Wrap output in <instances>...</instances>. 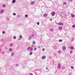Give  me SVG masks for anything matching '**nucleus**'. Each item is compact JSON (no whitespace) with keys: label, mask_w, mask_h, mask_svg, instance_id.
<instances>
[{"label":"nucleus","mask_w":75,"mask_h":75,"mask_svg":"<svg viewBox=\"0 0 75 75\" xmlns=\"http://www.w3.org/2000/svg\"><path fill=\"white\" fill-rule=\"evenodd\" d=\"M59 30H61L62 29V27L61 26H60L59 28Z\"/></svg>","instance_id":"6e6552de"},{"label":"nucleus","mask_w":75,"mask_h":75,"mask_svg":"<svg viewBox=\"0 0 75 75\" xmlns=\"http://www.w3.org/2000/svg\"><path fill=\"white\" fill-rule=\"evenodd\" d=\"M72 27H73V28H74V27H75V25H73L72 26Z\"/></svg>","instance_id":"c9c22d12"},{"label":"nucleus","mask_w":75,"mask_h":75,"mask_svg":"<svg viewBox=\"0 0 75 75\" xmlns=\"http://www.w3.org/2000/svg\"><path fill=\"white\" fill-rule=\"evenodd\" d=\"M6 6V5L4 4H3L2 5V7H5Z\"/></svg>","instance_id":"393cba45"},{"label":"nucleus","mask_w":75,"mask_h":75,"mask_svg":"<svg viewBox=\"0 0 75 75\" xmlns=\"http://www.w3.org/2000/svg\"><path fill=\"white\" fill-rule=\"evenodd\" d=\"M46 58V56H43L42 57V59H44Z\"/></svg>","instance_id":"7ed1b4c3"},{"label":"nucleus","mask_w":75,"mask_h":75,"mask_svg":"<svg viewBox=\"0 0 75 75\" xmlns=\"http://www.w3.org/2000/svg\"><path fill=\"white\" fill-rule=\"evenodd\" d=\"M61 53V50H59L58 51V53H59V54H60V53Z\"/></svg>","instance_id":"412c9836"},{"label":"nucleus","mask_w":75,"mask_h":75,"mask_svg":"<svg viewBox=\"0 0 75 75\" xmlns=\"http://www.w3.org/2000/svg\"><path fill=\"white\" fill-rule=\"evenodd\" d=\"M57 24L58 25H63L64 23L61 22V23H57Z\"/></svg>","instance_id":"f03ea898"},{"label":"nucleus","mask_w":75,"mask_h":75,"mask_svg":"<svg viewBox=\"0 0 75 75\" xmlns=\"http://www.w3.org/2000/svg\"><path fill=\"white\" fill-rule=\"evenodd\" d=\"M30 51H32L33 50V48H32V47L30 48Z\"/></svg>","instance_id":"6ab92c4d"},{"label":"nucleus","mask_w":75,"mask_h":75,"mask_svg":"<svg viewBox=\"0 0 75 75\" xmlns=\"http://www.w3.org/2000/svg\"><path fill=\"white\" fill-rule=\"evenodd\" d=\"M63 4H64V5L66 4H67V3H66V2H64Z\"/></svg>","instance_id":"72a5a7b5"},{"label":"nucleus","mask_w":75,"mask_h":75,"mask_svg":"<svg viewBox=\"0 0 75 75\" xmlns=\"http://www.w3.org/2000/svg\"><path fill=\"white\" fill-rule=\"evenodd\" d=\"M71 16H72V17H73V16L72 15H71Z\"/></svg>","instance_id":"864d4df0"},{"label":"nucleus","mask_w":75,"mask_h":75,"mask_svg":"<svg viewBox=\"0 0 75 75\" xmlns=\"http://www.w3.org/2000/svg\"><path fill=\"white\" fill-rule=\"evenodd\" d=\"M36 50H37V48H35L34 49V51H36Z\"/></svg>","instance_id":"2f4dec72"},{"label":"nucleus","mask_w":75,"mask_h":75,"mask_svg":"<svg viewBox=\"0 0 75 75\" xmlns=\"http://www.w3.org/2000/svg\"><path fill=\"white\" fill-rule=\"evenodd\" d=\"M1 41H3V42L4 41V40L3 39H1Z\"/></svg>","instance_id":"dca6fc26"},{"label":"nucleus","mask_w":75,"mask_h":75,"mask_svg":"<svg viewBox=\"0 0 75 75\" xmlns=\"http://www.w3.org/2000/svg\"><path fill=\"white\" fill-rule=\"evenodd\" d=\"M19 40V38H18V40Z\"/></svg>","instance_id":"603ef678"},{"label":"nucleus","mask_w":75,"mask_h":75,"mask_svg":"<svg viewBox=\"0 0 75 75\" xmlns=\"http://www.w3.org/2000/svg\"><path fill=\"white\" fill-rule=\"evenodd\" d=\"M62 68L63 69H64V68H65V67H62Z\"/></svg>","instance_id":"79ce46f5"},{"label":"nucleus","mask_w":75,"mask_h":75,"mask_svg":"<svg viewBox=\"0 0 75 75\" xmlns=\"http://www.w3.org/2000/svg\"><path fill=\"white\" fill-rule=\"evenodd\" d=\"M1 49H0V52H1Z\"/></svg>","instance_id":"09e8293b"},{"label":"nucleus","mask_w":75,"mask_h":75,"mask_svg":"<svg viewBox=\"0 0 75 75\" xmlns=\"http://www.w3.org/2000/svg\"><path fill=\"white\" fill-rule=\"evenodd\" d=\"M13 39H16V37L15 36H14V37H13Z\"/></svg>","instance_id":"4be33fe9"},{"label":"nucleus","mask_w":75,"mask_h":75,"mask_svg":"<svg viewBox=\"0 0 75 75\" xmlns=\"http://www.w3.org/2000/svg\"><path fill=\"white\" fill-rule=\"evenodd\" d=\"M61 67V64H59L58 65V68L59 69Z\"/></svg>","instance_id":"423d86ee"},{"label":"nucleus","mask_w":75,"mask_h":75,"mask_svg":"<svg viewBox=\"0 0 75 75\" xmlns=\"http://www.w3.org/2000/svg\"><path fill=\"white\" fill-rule=\"evenodd\" d=\"M7 52V53H8L9 52H8H8Z\"/></svg>","instance_id":"8fccbe9b"},{"label":"nucleus","mask_w":75,"mask_h":75,"mask_svg":"<svg viewBox=\"0 0 75 75\" xmlns=\"http://www.w3.org/2000/svg\"><path fill=\"white\" fill-rule=\"evenodd\" d=\"M50 21H52V19H50Z\"/></svg>","instance_id":"a19ab883"},{"label":"nucleus","mask_w":75,"mask_h":75,"mask_svg":"<svg viewBox=\"0 0 75 75\" xmlns=\"http://www.w3.org/2000/svg\"><path fill=\"white\" fill-rule=\"evenodd\" d=\"M13 16H16V13H13Z\"/></svg>","instance_id":"5701e85b"},{"label":"nucleus","mask_w":75,"mask_h":75,"mask_svg":"<svg viewBox=\"0 0 75 75\" xmlns=\"http://www.w3.org/2000/svg\"><path fill=\"white\" fill-rule=\"evenodd\" d=\"M12 3H16V0H13V1H12Z\"/></svg>","instance_id":"9b49d317"},{"label":"nucleus","mask_w":75,"mask_h":75,"mask_svg":"<svg viewBox=\"0 0 75 75\" xmlns=\"http://www.w3.org/2000/svg\"><path fill=\"white\" fill-rule=\"evenodd\" d=\"M30 75H33V74H30Z\"/></svg>","instance_id":"de8ad7c7"},{"label":"nucleus","mask_w":75,"mask_h":75,"mask_svg":"<svg viewBox=\"0 0 75 75\" xmlns=\"http://www.w3.org/2000/svg\"><path fill=\"white\" fill-rule=\"evenodd\" d=\"M70 1H72V0H70Z\"/></svg>","instance_id":"a18cd8bd"},{"label":"nucleus","mask_w":75,"mask_h":75,"mask_svg":"<svg viewBox=\"0 0 75 75\" xmlns=\"http://www.w3.org/2000/svg\"><path fill=\"white\" fill-rule=\"evenodd\" d=\"M32 37V36L31 35L30 36V37H29L28 38V39L29 40H31V37Z\"/></svg>","instance_id":"1a4fd4ad"},{"label":"nucleus","mask_w":75,"mask_h":75,"mask_svg":"<svg viewBox=\"0 0 75 75\" xmlns=\"http://www.w3.org/2000/svg\"><path fill=\"white\" fill-rule=\"evenodd\" d=\"M11 57H13V55H14V53H12L11 54Z\"/></svg>","instance_id":"f3484780"},{"label":"nucleus","mask_w":75,"mask_h":75,"mask_svg":"<svg viewBox=\"0 0 75 75\" xmlns=\"http://www.w3.org/2000/svg\"><path fill=\"white\" fill-rule=\"evenodd\" d=\"M19 38H20V39L22 38H23V37H22V35H20L19 36Z\"/></svg>","instance_id":"2eb2a0df"},{"label":"nucleus","mask_w":75,"mask_h":75,"mask_svg":"<svg viewBox=\"0 0 75 75\" xmlns=\"http://www.w3.org/2000/svg\"><path fill=\"white\" fill-rule=\"evenodd\" d=\"M15 66L16 67H18V64H15Z\"/></svg>","instance_id":"4c0bfd02"},{"label":"nucleus","mask_w":75,"mask_h":75,"mask_svg":"<svg viewBox=\"0 0 75 75\" xmlns=\"http://www.w3.org/2000/svg\"><path fill=\"white\" fill-rule=\"evenodd\" d=\"M63 50H66V47H63Z\"/></svg>","instance_id":"9d476101"},{"label":"nucleus","mask_w":75,"mask_h":75,"mask_svg":"<svg viewBox=\"0 0 75 75\" xmlns=\"http://www.w3.org/2000/svg\"><path fill=\"white\" fill-rule=\"evenodd\" d=\"M44 50H45L44 49H42V51H44Z\"/></svg>","instance_id":"ea45409f"},{"label":"nucleus","mask_w":75,"mask_h":75,"mask_svg":"<svg viewBox=\"0 0 75 75\" xmlns=\"http://www.w3.org/2000/svg\"><path fill=\"white\" fill-rule=\"evenodd\" d=\"M30 47H28L27 49L28 50H29V49H30Z\"/></svg>","instance_id":"7c9ffc66"},{"label":"nucleus","mask_w":75,"mask_h":75,"mask_svg":"<svg viewBox=\"0 0 75 75\" xmlns=\"http://www.w3.org/2000/svg\"><path fill=\"white\" fill-rule=\"evenodd\" d=\"M19 40H20V39H19Z\"/></svg>","instance_id":"3c124183"},{"label":"nucleus","mask_w":75,"mask_h":75,"mask_svg":"<svg viewBox=\"0 0 75 75\" xmlns=\"http://www.w3.org/2000/svg\"><path fill=\"white\" fill-rule=\"evenodd\" d=\"M35 3V1H31V4H34Z\"/></svg>","instance_id":"0eeeda50"},{"label":"nucleus","mask_w":75,"mask_h":75,"mask_svg":"<svg viewBox=\"0 0 75 75\" xmlns=\"http://www.w3.org/2000/svg\"><path fill=\"white\" fill-rule=\"evenodd\" d=\"M43 16L44 17H47V16H48V14H47L46 13L44 14L43 15Z\"/></svg>","instance_id":"20e7f679"},{"label":"nucleus","mask_w":75,"mask_h":75,"mask_svg":"<svg viewBox=\"0 0 75 75\" xmlns=\"http://www.w3.org/2000/svg\"><path fill=\"white\" fill-rule=\"evenodd\" d=\"M1 69V68L0 67V69Z\"/></svg>","instance_id":"5fc2aeb1"},{"label":"nucleus","mask_w":75,"mask_h":75,"mask_svg":"<svg viewBox=\"0 0 75 75\" xmlns=\"http://www.w3.org/2000/svg\"><path fill=\"white\" fill-rule=\"evenodd\" d=\"M34 47H35V46L34 45H32V46H31L32 48Z\"/></svg>","instance_id":"a211bd4d"},{"label":"nucleus","mask_w":75,"mask_h":75,"mask_svg":"<svg viewBox=\"0 0 75 75\" xmlns=\"http://www.w3.org/2000/svg\"><path fill=\"white\" fill-rule=\"evenodd\" d=\"M31 35L32 36V37L33 38V37H34V35L33 34Z\"/></svg>","instance_id":"c85d7f7f"},{"label":"nucleus","mask_w":75,"mask_h":75,"mask_svg":"<svg viewBox=\"0 0 75 75\" xmlns=\"http://www.w3.org/2000/svg\"><path fill=\"white\" fill-rule=\"evenodd\" d=\"M71 69H74V67H73V66H71Z\"/></svg>","instance_id":"a878e982"},{"label":"nucleus","mask_w":75,"mask_h":75,"mask_svg":"<svg viewBox=\"0 0 75 75\" xmlns=\"http://www.w3.org/2000/svg\"><path fill=\"white\" fill-rule=\"evenodd\" d=\"M73 51H71L70 52V54H72V53Z\"/></svg>","instance_id":"cd10ccee"},{"label":"nucleus","mask_w":75,"mask_h":75,"mask_svg":"<svg viewBox=\"0 0 75 75\" xmlns=\"http://www.w3.org/2000/svg\"><path fill=\"white\" fill-rule=\"evenodd\" d=\"M10 45H11V47H12L13 45L12 44H10Z\"/></svg>","instance_id":"c756f323"},{"label":"nucleus","mask_w":75,"mask_h":75,"mask_svg":"<svg viewBox=\"0 0 75 75\" xmlns=\"http://www.w3.org/2000/svg\"><path fill=\"white\" fill-rule=\"evenodd\" d=\"M40 48V46H38V48Z\"/></svg>","instance_id":"37998d69"},{"label":"nucleus","mask_w":75,"mask_h":75,"mask_svg":"<svg viewBox=\"0 0 75 75\" xmlns=\"http://www.w3.org/2000/svg\"><path fill=\"white\" fill-rule=\"evenodd\" d=\"M37 25H39V24H40V23H39V22H38V23H37Z\"/></svg>","instance_id":"f704fd0d"},{"label":"nucleus","mask_w":75,"mask_h":75,"mask_svg":"<svg viewBox=\"0 0 75 75\" xmlns=\"http://www.w3.org/2000/svg\"><path fill=\"white\" fill-rule=\"evenodd\" d=\"M4 13V11L3 10H1L0 11V14H3V13Z\"/></svg>","instance_id":"39448f33"},{"label":"nucleus","mask_w":75,"mask_h":75,"mask_svg":"<svg viewBox=\"0 0 75 75\" xmlns=\"http://www.w3.org/2000/svg\"><path fill=\"white\" fill-rule=\"evenodd\" d=\"M26 67L25 66H23V68H25Z\"/></svg>","instance_id":"58836bf2"},{"label":"nucleus","mask_w":75,"mask_h":75,"mask_svg":"<svg viewBox=\"0 0 75 75\" xmlns=\"http://www.w3.org/2000/svg\"><path fill=\"white\" fill-rule=\"evenodd\" d=\"M36 42L35 41H33V44H35Z\"/></svg>","instance_id":"ddd939ff"},{"label":"nucleus","mask_w":75,"mask_h":75,"mask_svg":"<svg viewBox=\"0 0 75 75\" xmlns=\"http://www.w3.org/2000/svg\"><path fill=\"white\" fill-rule=\"evenodd\" d=\"M12 49L11 48H10L9 50H8V51H10L11 52L12 51Z\"/></svg>","instance_id":"f8f14e48"},{"label":"nucleus","mask_w":75,"mask_h":75,"mask_svg":"<svg viewBox=\"0 0 75 75\" xmlns=\"http://www.w3.org/2000/svg\"><path fill=\"white\" fill-rule=\"evenodd\" d=\"M55 14V12H52L51 13V15L52 16H54Z\"/></svg>","instance_id":"f257e3e1"},{"label":"nucleus","mask_w":75,"mask_h":75,"mask_svg":"<svg viewBox=\"0 0 75 75\" xmlns=\"http://www.w3.org/2000/svg\"><path fill=\"white\" fill-rule=\"evenodd\" d=\"M55 48L54 47V48L55 50H56L57 49V47H55Z\"/></svg>","instance_id":"c03bdc74"},{"label":"nucleus","mask_w":75,"mask_h":75,"mask_svg":"<svg viewBox=\"0 0 75 75\" xmlns=\"http://www.w3.org/2000/svg\"><path fill=\"white\" fill-rule=\"evenodd\" d=\"M48 69V67H46V69Z\"/></svg>","instance_id":"49530a36"},{"label":"nucleus","mask_w":75,"mask_h":75,"mask_svg":"<svg viewBox=\"0 0 75 75\" xmlns=\"http://www.w3.org/2000/svg\"><path fill=\"white\" fill-rule=\"evenodd\" d=\"M2 34H5V31H3L2 32Z\"/></svg>","instance_id":"473e14b6"},{"label":"nucleus","mask_w":75,"mask_h":75,"mask_svg":"<svg viewBox=\"0 0 75 75\" xmlns=\"http://www.w3.org/2000/svg\"><path fill=\"white\" fill-rule=\"evenodd\" d=\"M70 48H71V50H74V47H73V46H71V47H70Z\"/></svg>","instance_id":"4468645a"},{"label":"nucleus","mask_w":75,"mask_h":75,"mask_svg":"<svg viewBox=\"0 0 75 75\" xmlns=\"http://www.w3.org/2000/svg\"><path fill=\"white\" fill-rule=\"evenodd\" d=\"M62 40H59V42H62Z\"/></svg>","instance_id":"bb28decb"},{"label":"nucleus","mask_w":75,"mask_h":75,"mask_svg":"<svg viewBox=\"0 0 75 75\" xmlns=\"http://www.w3.org/2000/svg\"><path fill=\"white\" fill-rule=\"evenodd\" d=\"M25 17H27V15H25Z\"/></svg>","instance_id":"e433bc0d"},{"label":"nucleus","mask_w":75,"mask_h":75,"mask_svg":"<svg viewBox=\"0 0 75 75\" xmlns=\"http://www.w3.org/2000/svg\"><path fill=\"white\" fill-rule=\"evenodd\" d=\"M32 54H33V52H30V55H32Z\"/></svg>","instance_id":"aec40b11"},{"label":"nucleus","mask_w":75,"mask_h":75,"mask_svg":"<svg viewBox=\"0 0 75 75\" xmlns=\"http://www.w3.org/2000/svg\"><path fill=\"white\" fill-rule=\"evenodd\" d=\"M6 19L7 21H9V18H6Z\"/></svg>","instance_id":"b1692460"}]
</instances>
